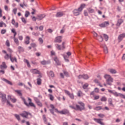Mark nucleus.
Listing matches in <instances>:
<instances>
[{"label":"nucleus","instance_id":"1","mask_svg":"<svg viewBox=\"0 0 125 125\" xmlns=\"http://www.w3.org/2000/svg\"><path fill=\"white\" fill-rule=\"evenodd\" d=\"M78 103L81 105V106L76 104V107L73 105H70V108H71V109H74L75 110H78V111H83V110H84V104L82 102H79Z\"/></svg>","mask_w":125,"mask_h":125},{"label":"nucleus","instance_id":"2","mask_svg":"<svg viewBox=\"0 0 125 125\" xmlns=\"http://www.w3.org/2000/svg\"><path fill=\"white\" fill-rule=\"evenodd\" d=\"M104 78L106 80V83H107L108 85H112L113 78L111 77V76L106 74L104 75Z\"/></svg>","mask_w":125,"mask_h":125},{"label":"nucleus","instance_id":"3","mask_svg":"<svg viewBox=\"0 0 125 125\" xmlns=\"http://www.w3.org/2000/svg\"><path fill=\"white\" fill-rule=\"evenodd\" d=\"M55 111L56 113H59V114H61L62 115H67V114H69V110H68L67 109H63L62 111H59L57 108H55Z\"/></svg>","mask_w":125,"mask_h":125},{"label":"nucleus","instance_id":"4","mask_svg":"<svg viewBox=\"0 0 125 125\" xmlns=\"http://www.w3.org/2000/svg\"><path fill=\"white\" fill-rule=\"evenodd\" d=\"M55 46L56 48H57V49H58L59 50L65 49V42H62V47H61V45L58 44H56Z\"/></svg>","mask_w":125,"mask_h":125},{"label":"nucleus","instance_id":"5","mask_svg":"<svg viewBox=\"0 0 125 125\" xmlns=\"http://www.w3.org/2000/svg\"><path fill=\"white\" fill-rule=\"evenodd\" d=\"M29 115H31V114L26 111H23L22 113L20 114V116L22 117V118H25L26 119H28V116H29Z\"/></svg>","mask_w":125,"mask_h":125},{"label":"nucleus","instance_id":"6","mask_svg":"<svg viewBox=\"0 0 125 125\" xmlns=\"http://www.w3.org/2000/svg\"><path fill=\"white\" fill-rule=\"evenodd\" d=\"M54 42H58L60 43L62 42V36H58L55 38Z\"/></svg>","mask_w":125,"mask_h":125},{"label":"nucleus","instance_id":"7","mask_svg":"<svg viewBox=\"0 0 125 125\" xmlns=\"http://www.w3.org/2000/svg\"><path fill=\"white\" fill-rule=\"evenodd\" d=\"M66 54L67 56H65V55H63L64 59L66 61V62H69V60H68V58H69V56H71L72 53L71 52H68L66 53Z\"/></svg>","mask_w":125,"mask_h":125},{"label":"nucleus","instance_id":"8","mask_svg":"<svg viewBox=\"0 0 125 125\" xmlns=\"http://www.w3.org/2000/svg\"><path fill=\"white\" fill-rule=\"evenodd\" d=\"M79 79H83L84 80H87L89 79V76L86 74H83V75H80L78 76Z\"/></svg>","mask_w":125,"mask_h":125},{"label":"nucleus","instance_id":"9","mask_svg":"<svg viewBox=\"0 0 125 125\" xmlns=\"http://www.w3.org/2000/svg\"><path fill=\"white\" fill-rule=\"evenodd\" d=\"M93 120L94 121H95V122H96V123H97L98 124H99L101 125H104V124L103 123V122H102L103 119L94 118Z\"/></svg>","mask_w":125,"mask_h":125},{"label":"nucleus","instance_id":"10","mask_svg":"<svg viewBox=\"0 0 125 125\" xmlns=\"http://www.w3.org/2000/svg\"><path fill=\"white\" fill-rule=\"evenodd\" d=\"M109 21H104L103 23L100 24V27L102 28H104V27H107V26H109Z\"/></svg>","mask_w":125,"mask_h":125},{"label":"nucleus","instance_id":"11","mask_svg":"<svg viewBox=\"0 0 125 125\" xmlns=\"http://www.w3.org/2000/svg\"><path fill=\"white\" fill-rule=\"evenodd\" d=\"M30 72L32 73V74H41V72H40V71H39L37 69H32L30 70Z\"/></svg>","mask_w":125,"mask_h":125},{"label":"nucleus","instance_id":"12","mask_svg":"<svg viewBox=\"0 0 125 125\" xmlns=\"http://www.w3.org/2000/svg\"><path fill=\"white\" fill-rule=\"evenodd\" d=\"M53 60L56 63L57 65H61V63L60 62V61H59V60L58 59V58H57V57L56 56L54 57Z\"/></svg>","mask_w":125,"mask_h":125},{"label":"nucleus","instance_id":"13","mask_svg":"<svg viewBox=\"0 0 125 125\" xmlns=\"http://www.w3.org/2000/svg\"><path fill=\"white\" fill-rule=\"evenodd\" d=\"M80 12H82V11H80L78 8V9H75L73 11V14L75 16H78V15H80Z\"/></svg>","mask_w":125,"mask_h":125},{"label":"nucleus","instance_id":"14","mask_svg":"<svg viewBox=\"0 0 125 125\" xmlns=\"http://www.w3.org/2000/svg\"><path fill=\"white\" fill-rule=\"evenodd\" d=\"M0 96L2 97V102H5L6 101V95L4 94H0Z\"/></svg>","mask_w":125,"mask_h":125},{"label":"nucleus","instance_id":"15","mask_svg":"<svg viewBox=\"0 0 125 125\" xmlns=\"http://www.w3.org/2000/svg\"><path fill=\"white\" fill-rule=\"evenodd\" d=\"M35 101L38 106H39L40 107L42 106V104L41 103V102L40 101V100H39L38 98H35Z\"/></svg>","mask_w":125,"mask_h":125},{"label":"nucleus","instance_id":"16","mask_svg":"<svg viewBox=\"0 0 125 125\" xmlns=\"http://www.w3.org/2000/svg\"><path fill=\"white\" fill-rule=\"evenodd\" d=\"M63 15H65L63 12H59L56 14V17H62Z\"/></svg>","mask_w":125,"mask_h":125},{"label":"nucleus","instance_id":"17","mask_svg":"<svg viewBox=\"0 0 125 125\" xmlns=\"http://www.w3.org/2000/svg\"><path fill=\"white\" fill-rule=\"evenodd\" d=\"M123 22L124 20H123V19H119L117 21V23H116V26L120 27Z\"/></svg>","mask_w":125,"mask_h":125},{"label":"nucleus","instance_id":"18","mask_svg":"<svg viewBox=\"0 0 125 125\" xmlns=\"http://www.w3.org/2000/svg\"><path fill=\"white\" fill-rule=\"evenodd\" d=\"M11 23L12 25H14L15 28H18V26H19L18 22H16L14 19H12Z\"/></svg>","mask_w":125,"mask_h":125},{"label":"nucleus","instance_id":"19","mask_svg":"<svg viewBox=\"0 0 125 125\" xmlns=\"http://www.w3.org/2000/svg\"><path fill=\"white\" fill-rule=\"evenodd\" d=\"M6 68H7V66H6L5 62H2V64L0 65V69H6Z\"/></svg>","mask_w":125,"mask_h":125},{"label":"nucleus","instance_id":"20","mask_svg":"<svg viewBox=\"0 0 125 125\" xmlns=\"http://www.w3.org/2000/svg\"><path fill=\"white\" fill-rule=\"evenodd\" d=\"M25 44H29L30 43V37L26 36L24 41Z\"/></svg>","mask_w":125,"mask_h":125},{"label":"nucleus","instance_id":"21","mask_svg":"<svg viewBox=\"0 0 125 125\" xmlns=\"http://www.w3.org/2000/svg\"><path fill=\"white\" fill-rule=\"evenodd\" d=\"M37 19L39 21H41L42 19H43L44 17H45V15L43 14V15H40L37 16Z\"/></svg>","mask_w":125,"mask_h":125},{"label":"nucleus","instance_id":"22","mask_svg":"<svg viewBox=\"0 0 125 125\" xmlns=\"http://www.w3.org/2000/svg\"><path fill=\"white\" fill-rule=\"evenodd\" d=\"M10 59L11 62H14V61H15V62H17V59H16V58L15 57L14 58L12 57L11 54H10Z\"/></svg>","mask_w":125,"mask_h":125},{"label":"nucleus","instance_id":"23","mask_svg":"<svg viewBox=\"0 0 125 125\" xmlns=\"http://www.w3.org/2000/svg\"><path fill=\"white\" fill-rule=\"evenodd\" d=\"M28 101H29V105L30 106H31V107H36V105H35V104H34V103H32V100L29 98H28Z\"/></svg>","mask_w":125,"mask_h":125},{"label":"nucleus","instance_id":"24","mask_svg":"<svg viewBox=\"0 0 125 125\" xmlns=\"http://www.w3.org/2000/svg\"><path fill=\"white\" fill-rule=\"evenodd\" d=\"M124 38H125V33L120 35L118 37V40H119L120 41H122V40H123Z\"/></svg>","mask_w":125,"mask_h":125},{"label":"nucleus","instance_id":"25","mask_svg":"<svg viewBox=\"0 0 125 125\" xmlns=\"http://www.w3.org/2000/svg\"><path fill=\"white\" fill-rule=\"evenodd\" d=\"M108 71L109 73H111V74H117V71L114 69H109Z\"/></svg>","mask_w":125,"mask_h":125},{"label":"nucleus","instance_id":"26","mask_svg":"<svg viewBox=\"0 0 125 125\" xmlns=\"http://www.w3.org/2000/svg\"><path fill=\"white\" fill-rule=\"evenodd\" d=\"M15 92H16V93H17V94H18V95H19V96L22 97V92L20 90H14Z\"/></svg>","mask_w":125,"mask_h":125},{"label":"nucleus","instance_id":"27","mask_svg":"<svg viewBox=\"0 0 125 125\" xmlns=\"http://www.w3.org/2000/svg\"><path fill=\"white\" fill-rule=\"evenodd\" d=\"M2 81H3V82H5V83H8V84H10V85H12V83H11V82L7 80V79L3 78L2 79Z\"/></svg>","mask_w":125,"mask_h":125},{"label":"nucleus","instance_id":"28","mask_svg":"<svg viewBox=\"0 0 125 125\" xmlns=\"http://www.w3.org/2000/svg\"><path fill=\"white\" fill-rule=\"evenodd\" d=\"M23 62H24V63H26L27 64V67H28V68H31V65L30 64V62H29V61H28L26 59H24Z\"/></svg>","mask_w":125,"mask_h":125},{"label":"nucleus","instance_id":"29","mask_svg":"<svg viewBox=\"0 0 125 125\" xmlns=\"http://www.w3.org/2000/svg\"><path fill=\"white\" fill-rule=\"evenodd\" d=\"M42 65H46V64H49L50 63V61H43L41 62Z\"/></svg>","mask_w":125,"mask_h":125},{"label":"nucleus","instance_id":"30","mask_svg":"<svg viewBox=\"0 0 125 125\" xmlns=\"http://www.w3.org/2000/svg\"><path fill=\"white\" fill-rule=\"evenodd\" d=\"M20 6L21 7H22V8H24V7H28V4L25 3V2H23V4L20 3Z\"/></svg>","mask_w":125,"mask_h":125},{"label":"nucleus","instance_id":"31","mask_svg":"<svg viewBox=\"0 0 125 125\" xmlns=\"http://www.w3.org/2000/svg\"><path fill=\"white\" fill-rule=\"evenodd\" d=\"M85 7V4H81L80 7L79 8V11H82L83 9V8H84Z\"/></svg>","mask_w":125,"mask_h":125},{"label":"nucleus","instance_id":"32","mask_svg":"<svg viewBox=\"0 0 125 125\" xmlns=\"http://www.w3.org/2000/svg\"><path fill=\"white\" fill-rule=\"evenodd\" d=\"M11 32L14 34V39L16 38V35H17V33H16V31H15V29L13 28L11 30Z\"/></svg>","mask_w":125,"mask_h":125},{"label":"nucleus","instance_id":"33","mask_svg":"<svg viewBox=\"0 0 125 125\" xmlns=\"http://www.w3.org/2000/svg\"><path fill=\"white\" fill-rule=\"evenodd\" d=\"M101 101L102 102H106L107 101V98L105 96H103L101 98Z\"/></svg>","mask_w":125,"mask_h":125},{"label":"nucleus","instance_id":"34","mask_svg":"<svg viewBox=\"0 0 125 125\" xmlns=\"http://www.w3.org/2000/svg\"><path fill=\"white\" fill-rule=\"evenodd\" d=\"M102 106H98L95 108H94V110H95L96 111H100V110H102Z\"/></svg>","mask_w":125,"mask_h":125},{"label":"nucleus","instance_id":"35","mask_svg":"<svg viewBox=\"0 0 125 125\" xmlns=\"http://www.w3.org/2000/svg\"><path fill=\"white\" fill-rule=\"evenodd\" d=\"M49 77H51V78L54 77V73L53 71H50L48 73Z\"/></svg>","mask_w":125,"mask_h":125},{"label":"nucleus","instance_id":"36","mask_svg":"<svg viewBox=\"0 0 125 125\" xmlns=\"http://www.w3.org/2000/svg\"><path fill=\"white\" fill-rule=\"evenodd\" d=\"M4 59L5 60H8L9 58H10V55H8V54H6L4 56Z\"/></svg>","mask_w":125,"mask_h":125},{"label":"nucleus","instance_id":"37","mask_svg":"<svg viewBox=\"0 0 125 125\" xmlns=\"http://www.w3.org/2000/svg\"><path fill=\"white\" fill-rule=\"evenodd\" d=\"M14 41L17 45H19V41L17 38H14Z\"/></svg>","mask_w":125,"mask_h":125},{"label":"nucleus","instance_id":"38","mask_svg":"<svg viewBox=\"0 0 125 125\" xmlns=\"http://www.w3.org/2000/svg\"><path fill=\"white\" fill-rule=\"evenodd\" d=\"M94 82V83H98V85H99V86H100L101 87H103V86L101 85V84H100V83L98 82V80L97 79H95Z\"/></svg>","mask_w":125,"mask_h":125},{"label":"nucleus","instance_id":"39","mask_svg":"<svg viewBox=\"0 0 125 125\" xmlns=\"http://www.w3.org/2000/svg\"><path fill=\"white\" fill-rule=\"evenodd\" d=\"M14 117L18 120V121H21V119L20 118V116L18 114H14Z\"/></svg>","mask_w":125,"mask_h":125},{"label":"nucleus","instance_id":"40","mask_svg":"<svg viewBox=\"0 0 125 125\" xmlns=\"http://www.w3.org/2000/svg\"><path fill=\"white\" fill-rule=\"evenodd\" d=\"M103 37L105 41V42H107L108 41V39H109V37H108V35L106 34H104Z\"/></svg>","mask_w":125,"mask_h":125},{"label":"nucleus","instance_id":"41","mask_svg":"<svg viewBox=\"0 0 125 125\" xmlns=\"http://www.w3.org/2000/svg\"><path fill=\"white\" fill-rule=\"evenodd\" d=\"M37 84L41 85L42 84V79L38 78L37 79Z\"/></svg>","mask_w":125,"mask_h":125},{"label":"nucleus","instance_id":"42","mask_svg":"<svg viewBox=\"0 0 125 125\" xmlns=\"http://www.w3.org/2000/svg\"><path fill=\"white\" fill-rule=\"evenodd\" d=\"M21 20L24 24H26L27 23V20L25 19V18H21Z\"/></svg>","mask_w":125,"mask_h":125},{"label":"nucleus","instance_id":"43","mask_svg":"<svg viewBox=\"0 0 125 125\" xmlns=\"http://www.w3.org/2000/svg\"><path fill=\"white\" fill-rule=\"evenodd\" d=\"M30 15V12L28 11H26L25 13V17L26 18L29 17V16Z\"/></svg>","mask_w":125,"mask_h":125},{"label":"nucleus","instance_id":"44","mask_svg":"<svg viewBox=\"0 0 125 125\" xmlns=\"http://www.w3.org/2000/svg\"><path fill=\"white\" fill-rule=\"evenodd\" d=\"M77 95L79 97H81V96H83V92L82 91H79L77 93Z\"/></svg>","mask_w":125,"mask_h":125},{"label":"nucleus","instance_id":"45","mask_svg":"<svg viewBox=\"0 0 125 125\" xmlns=\"http://www.w3.org/2000/svg\"><path fill=\"white\" fill-rule=\"evenodd\" d=\"M49 99L51 101H53L54 100V97L52 94H49Z\"/></svg>","mask_w":125,"mask_h":125},{"label":"nucleus","instance_id":"46","mask_svg":"<svg viewBox=\"0 0 125 125\" xmlns=\"http://www.w3.org/2000/svg\"><path fill=\"white\" fill-rule=\"evenodd\" d=\"M104 53H108V48L106 46L103 47Z\"/></svg>","mask_w":125,"mask_h":125},{"label":"nucleus","instance_id":"47","mask_svg":"<svg viewBox=\"0 0 125 125\" xmlns=\"http://www.w3.org/2000/svg\"><path fill=\"white\" fill-rule=\"evenodd\" d=\"M68 96L70 97V98H71V99H74V98H75V97H74V94H73V93H70L69 95H68Z\"/></svg>","mask_w":125,"mask_h":125},{"label":"nucleus","instance_id":"48","mask_svg":"<svg viewBox=\"0 0 125 125\" xmlns=\"http://www.w3.org/2000/svg\"><path fill=\"white\" fill-rule=\"evenodd\" d=\"M97 40H99V42H103V38H102V36H98Z\"/></svg>","mask_w":125,"mask_h":125},{"label":"nucleus","instance_id":"49","mask_svg":"<svg viewBox=\"0 0 125 125\" xmlns=\"http://www.w3.org/2000/svg\"><path fill=\"white\" fill-rule=\"evenodd\" d=\"M18 50L20 52H21L22 51H24V49H23V47L20 46L18 47Z\"/></svg>","mask_w":125,"mask_h":125},{"label":"nucleus","instance_id":"50","mask_svg":"<svg viewBox=\"0 0 125 125\" xmlns=\"http://www.w3.org/2000/svg\"><path fill=\"white\" fill-rule=\"evenodd\" d=\"M88 11L89 13H93V12H94V10L89 8L88 9Z\"/></svg>","mask_w":125,"mask_h":125},{"label":"nucleus","instance_id":"51","mask_svg":"<svg viewBox=\"0 0 125 125\" xmlns=\"http://www.w3.org/2000/svg\"><path fill=\"white\" fill-rule=\"evenodd\" d=\"M21 99L23 100L24 104L25 105H26V106H29V104H28V103H27V102H26V100H25V98L21 97Z\"/></svg>","mask_w":125,"mask_h":125},{"label":"nucleus","instance_id":"52","mask_svg":"<svg viewBox=\"0 0 125 125\" xmlns=\"http://www.w3.org/2000/svg\"><path fill=\"white\" fill-rule=\"evenodd\" d=\"M39 42L41 43V44H42L43 43V40L42 38H39Z\"/></svg>","mask_w":125,"mask_h":125},{"label":"nucleus","instance_id":"53","mask_svg":"<svg viewBox=\"0 0 125 125\" xmlns=\"http://www.w3.org/2000/svg\"><path fill=\"white\" fill-rule=\"evenodd\" d=\"M113 95H114V96H116V97H118V96H120V93H118L117 92L113 93Z\"/></svg>","mask_w":125,"mask_h":125},{"label":"nucleus","instance_id":"54","mask_svg":"<svg viewBox=\"0 0 125 125\" xmlns=\"http://www.w3.org/2000/svg\"><path fill=\"white\" fill-rule=\"evenodd\" d=\"M88 87V83H85L83 85V88L84 89H86L87 87Z\"/></svg>","mask_w":125,"mask_h":125},{"label":"nucleus","instance_id":"55","mask_svg":"<svg viewBox=\"0 0 125 125\" xmlns=\"http://www.w3.org/2000/svg\"><path fill=\"white\" fill-rule=\"evenodd\" d=\"M63 74L64 75H65V76H66V77H69V73H68V72L66 71H63Z\"/></svg>","mask_w":125,"mask_h":125},{"label":"nucleus","instance_id":"56","mask_svg":"<svg viewBox=\"0 0 125 125\" xmlns=\"http://www.w3.org/2000/svg\"><path fill=\"white\" fill-rule=\"evenodd\" d=\"M5 44L7 45V46H10V43L9 42V41L7 40L6 41Z\"/></svg>","mask_w":125,"mask_h":125},{"label":"nucleus","instance_id":"57","mask_svg":"<svg viewBox=\"0 0 125 125\" xmlns=\"http://www.w3.org/2000/svg\"><path fill=\"white\" fill-rule=\"evenodd\" d=\"M119 96L121 97L122 98H123L124 99H125V95L123 94H119Z\"/></svg>","mask_w":125,"mask_h":125},{"label":"nucleus","instance_id":"58","mask_svg":"<svg viewBox=\"0 0 125 125\" xmlns=\"http://www.w3.org/2000/svg\"><path fill=\"white\" fill-rule=\"evenodd\" d=\"M43 120L44 122V123H46V122H47V120H46V117H45V116L44 115H43Z\"/></svg>","mask_w":125,"mask_h":125},{"label":"nucleus","instance_id":"59","mask_svg":"<svg viewBox=\"0 0 125 125\" xmlns=\"http://www.w3.org/2000/svg\"><path fill=\"white\" fill-rule=\"evenodd\" d=\"M13 12L14 14H16V13H17V8H15L14 9H13Z\"/></svg>","mask_w":125,"mask_h":125},{"label":"nucleus","instance_id":"60","mask_svg":"<svg viewBox=\"0 0 125 125\" xmlns=\"http://www.w3.org/2000/svg\"><path fill=\"white\" fill-rule=\"evenodd\" d=\"M64 91L65 94H67L68 96L70 94V91H68L67 90H64Z\"/></svg>","mask_w":125,"mask_h":125},{"label":"nucleus","instance_id":"61","mask_svg":"<svg viewBox=\"0 0 125 125\" xmlns=\"http://www.w3.org/2000/svg\"><path fill=\"white\" fill-rule=\"evenodd\" d=\"M98 117H99L100 118H104V117H105V115H104V114H99L98 115Z\"/></svg>","mask_w":125,"mask_h":125},{"label":"nucleus","instance_id":"62","mask_svg":"<svg viewBox=\"0 0 125 125\" xmlns=\"http://www.w3.org/2000/svg\"><path fill=\"white\" fill-rule=\"evenodd\" d=\"M93 34L94 35V37H95V38H98V35L96 32H93Z\"/></svg>","mask_w":125,"mask_h":125},{"label":"nucleus","instance_id":"63","mask_svg":"<svg viewBox=\"0 0 125 125\" xmlns=\"http://www.w3.org/2000/svg\"><path fill=\"white\" fill-rule=\"evenodd\" d=\"M5 33H6V30L5 29H2L1 31V34H2V35H3V34H5Z\"/></svg>","mask_w":125,"mask_h":125},{"label":"nucleus","instance_id":"64","mask_svg":"<svg viewBox=\"0 0 125 125\" xmlns=\"http://www.w3.org/2000/svg\"><path fill=\"white\" fill-rule=\"evenodd\" d=\"M12 102H13V103H15V102H16L17 100L16 99H15V98H13L12 100H11Z\"/></svg>","mask_w":125,"mask_h":125}]
</instances>
